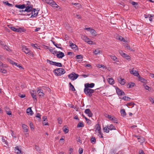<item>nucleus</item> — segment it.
<instances>
[{"mask_svg":"<svg viewBox=\"0 0 154 154\" xmlns=\"http://www.w3.org/2000/svg\"><path fill=\"white\" fill-rule=\"evenodd\" d=\"M0 71L1 72H2L3 73L5 74L7 73L6 70L5 69H3L2 68H0Z\"/></svg>","mask_w":154,"mask_h":154,"instance_id":"3c124183","label":"nucleus"},{"mask_svg":"<svg viewBox=\"0 0 154 154\" xmlns=\"http://www.w3.org/2000/svg\"><path fill=\"white\" fill-rule=\"evenodd\" d=\"M69 43L70 44L69 46L72 49L75 50L78 49V47L76 45L72 43L71 41H69Z\"/></svg>","mask_w":154,"mask_h":154,"instance_id":"9d476101","label":"nucleus"},{"mask_svg":"<svg viewBox=\"0 0 154 154\" xmlns=\"http://www.w3.org/2000/svg\"><path fill=\"white\" fill-rule=\"evenodd\" d=\"M35 92V91H34L32 90V91H31V96L32 97V98L33 99H35V100H36V95L35 93H34V92Z\"/></svg>","mask_w":154,"mask_h":154,"instance_id":"bb28decb","label":"nucleus"},{"mask_svg":"<svg viewBox=\"0 0 154 154\" xmlns=\"http://www.w3.org/2000/svg\"><path fill=\"white\" fill-rule=\"evenodd\" d=\"M124 57L127 60H131V58L130 57L129 55H128L127 54L125 55Z\"/></svg>","mask_w":154,"mask_h":154,"instance_id":"603ef678","label":"nucleus"},{"mask_svg":"<svg viewBox=\"0 0 154 154\" xmlns=\"http://www.w3.org/2000/svg\"><path fill=\"white\" fill-rule=\"evenodd\" d=\"M47 61L48 63H49L50 65H54L55 62H54L48 59L47 60Z\"/></svg>","mask_w":154,"mask_h":154,"instance_id":"e433bc0d","label":"nucleus"},{"mask_svg":"<svg viewBox=\"0 0 154 154\" xmlns=\"http://www.w3.org/2000/svg\"><path fill=\"white\" fill-rule=\"evenodd\" d=\"M54 66L59 67H62V66L61 63L56 62H55Z\"/></svg>","mask_w":154,"mask_h":154,"instance_id":"c03bdc74","label":"nucleus"},{"mask_svg":"<svg viewBox=\"0 0 154 154\" xmlns=\"http://www.w3.org/2000/svg\"><path fill=\"white\" fill-rule=\"evenodd\" d=\"M124 47L126 48H127V49L129 50H130L131 51H134V50H133L132 49H131L130 46H129L127 44H126V45H124Z\"/></svg>","mask_w":154,"mask_h":154,"instance_id":"58836bf2","label":"nucleus"},{"mask_svg":"<svg viewBox=\"0 0 154 154\" xmlns=\"http://www.w3.org/2000/svg\"><path fill=\"white\" fill-rule=\"evenodd\" d=\"M57 57L60 58H62L64 56V54L62 52L60 51L57 52Z\"/></svg>","mask_w":154,"mask_h":154,"instance_id":"dca6fc26","label":"nucleus"},{"mask_svg":"<svg viewBox=\"0 0 154 154\" xmlns=\"http://www.w3.org/2000/svg\"><path fill=\"white\" fill-rule=\"evenodd\" d=\"M32 5L28 6L26 7V9L24 10V12L26 11L27 12H30L32 9Z\"/></svg>","mask_w":154,"mask_h":154,"instance_id":"6ab92c4d","label":"nucleus"},{"mask_svg":"<svg viewBox=\"0 0 154 154\" xmlns=\"http://www.w3.org/2000/svg\"><path fill=\"white\" fill-rule=\"evenodd\" d=\"M37 11L35 9H33L32 11V15L31 17H36L38 14V11Z\"/></svg>","mask_w":154,"mask_h":154,"instance_id":"9b49d317","label":"nucleus"},{"mask_svg":"<svg viewBox=\"0 0 154 154\" xmlns=\"http://www.w3.org/2000/svg\"><path fill=\"white\" fill-rule=\"evenodd\" d=\"M65 70L62 68H59L54 69V72L55 75L57 76H60L65 73Z\"/></svg>","mask_w":154,"mask_h":154,"instance_id":"f257e3e1","label":"nucleus"},{"mask_svg":"<svg viewBox=\"0 0 154 154\" xmlns=\"http://www.w3.org/2000/svg\"><path fill=\"white\" fill-rule=\"evenodd\" d=\"M108 126V130H115L116 129V127L113 126L112 124H111L110 125Z\"/></svg>","mask_w":154,"mask_h":154,"instance_id":"c85d7f7f","label":"nucleus"},{"mask_svg":"<svg viewBox=\"0 0 154 154\" xmlns=\"http://www.w3.org/2000/svg\"><path fill=\"white\" fill-rule=\"evenodd\" d=\"M91 142L93 144L95 143L96 142L95 138L94 137H92L91 139Z\"/></svg>","mask_w":154,"mask_h":154,"instance_id":"ea45409f","label":"nucleus"},{"mask_svg":"<svg viewBox=\"0 0 154 154\" xmlns=\"http://www.w3.org/2000/svg\"><path fill=\"white\" fill-rule=\"evenodd\" d=\"M100 51L99 49H96L95 51L94 52V53L96 55L97 54H98L100 53Z\"/></svg>","mask_w":154,"mask_h":154,"instance_id":"a18cd8bd","label":"nucleus"},{"mask_svg":"<svg viewBox=\"0 0 154 154\" xmlns=\"http://www.w3.org/2000/svg\"><path fill=\"white\" fill-rule=\"evenodd\" d=\"M26 5L25 4H22L21 5H15V6L16 8L21 9H23L24 8L26 7L25 6Z\"/></svg>","mask_w":154,"mask_h":154,"instance_id":"412c9836","label":"nucleus"},{"mask_svg":"<svg viewBox=\"0 0 154 154\" xmlns=\"http://www.w3.org/2000/svg\"><path fill=\"white\" fill-rule=\"evenodd\" d=\"M94 90L91 88H88L85 87L84 89V92L87 96L91 97L92 95L94 93Z\"/></svg>","mask_w":154,"mask_h":154,"instance_id":"f03ea898","label":"nucleus"},{"mask_svg":"<svg viewBox=\"0 0 154 154\" xmlns=\"http://www.w3.org/2000/svg\"><path fill=\"white\" fill-rule=\"evenodd\" d=\"M22 128L25 132L27 133L28 132V127L25 124H23L22 125Z\"/></svg>","mask_w":154,"mask_h":154,"instance_id":"4be33fe9","label":"nucleus"},{"mask_svg":"<svg viewBox=\"0 0 154 154\" xmlns=\"http://www.w3.org/2000/svg\"><path fill=\"white\" fill-rule=\"evenodd\" d=\"M11 30L17 32H23L24 29L23 28H16L12 26L10 27Z\"/></svg>","mask_w":154,"mask_h":154,"instance_id":"0eeeda50","label":"nucleus"},{"mask_svg":"<svg viewBox=\"0 0 154 154\" xmlns=\"http://www.w3.org/2000/svg\"><path fill=\"white\" fill-rule=\"evenodd\" d=\"M69 88L72 91H75V89L74 88V86L70 82L69 84Z\"/></svg>","mask_w":154,"mask_h":154,"instance_id":"473e14b6","label":"nucleus"},{"mask_svg":"<svg viewBox=\"0 0 154 154\" xmlns=\"http://www.w3.org/2000/svg\"><path fill=\"white\" fill-rule=\"evenodd\" d=\"M76 58L77 59H82L83 58V56L81 55H77L76 57Z\"/></svg>","mask_w":154,"mask_h":154,"instance_id":"4d7b16f0","label":"nucleus"},{"mask_svg":"<svg viewBox=\"0 0 154 154\" xmlns=\"http://www.w3.org/2000/svg\"><path fill=\"white\" fill-rule=\"evenodd\" d=\"M94 83L91 84L87 83L85 84V87H86V88H92L94 87Z\"/></svg>","mask_w":154,"mask_h":154,"instance_id":"ddd939ff","label":"nucleus"},{"mask_svg":"<svg viewBox=\"0 0 154 154\" xmlns=\"http://www.w3.org/2000/svg\"><path fill=\"white\" fill-rule=\"evenodd\" d=\"M105 116L108 119H109L111 121H112L115 123H117V119L113 116H111V115H108L107 114H106L105 115Z\"/></svg>","mask_w":154,"mask_h":154,"instance_id":"423d86ee","label":"nucleus"},{"mask_svg":"<svg viewBox=\"0 0 154 154\" xmlns=\"http://www.w3.org/2000/svg\"><path fill=\"white\" fill-rule=\"evenodd\" d=\"M85 112L89 117H91L93 116V114L89 109H86L85 110Z\"/></svg>","mask_w":154,"mask_h":154,"instance_id":"4468645a","label":"nucleus"},{"mask_svg":"<svg viewBox=\"0 0 154 154\" xmlns=\"http://www.w3.org/2000/svg\"><path fill=\"white\" fill-rule=\"evenodd\" d=\"M131 4L134 6L135 8H136L138 7V3L137 2H131Z\"/></svg>","mask_w":154,"mask_h":154,"instance_id":"37998d69","label":"nucleus"},{"mask_svg":"<svg viewBox=\"0 0 154 154\" xmlns=\"http://www.w3.org/2000/svg\"><path fill=\"white\" fill-rule=\"evenodd\" d=\"M83 39L85 41V42H86L89 39V38H88L86 36H83Z\"/></svg>","mask_w":154,"mask_h":154,"instance_id":"e2e57ef3","label":"nucleus"},{"mask_svg":"<svg viewBox=\"0 0 154 154\" xmlns=\"http://www.w3.org/2000/svg\"><path fill=\"white\" fill-rule=\"evenodd\" d=\"M57 120L58 121L59 123L60 124L62 123V121L61 120V119L60 118H58L57 119Z\"/></svg>","mask_w":154,"mask_h":154,"instance_id":"338daca9","label":"nucleus"},{"mask_svg":"<svg viewBox=\"0 0 154 154\" xmlns=\"http://www.w3.org/2000/svg\"><path fill=\"white\" fill-rule=\"evenodd\" d=\"M14 150L17 154H20L21 153V150L19 149L18 146L15 147Z\"/></svg>","mask_w":154,"mask_h":154,"instance_id":"b1692460","label":"nucleus"},{"mask_svg":"<svg viewBox=\"0 0 154 154\" xmlns=\"http://www.w3.org/2000/svg\"><path fill=\"white\" fill-rule=\"evenodd\" d=\"M26 112L27 114L30 115H32L33 114V112L30 107H29L27 108L26 110Z\"/></svg>","mask_w":154,"mask_h":154,"instance_id":"393cba45","label":"nucleus"},{"mask_svg":"<svg viewBox=\"0 0 154 154\" xmlns=\"http://www.w3.org/2000/svg\"><path fill=\"white\" fill-rule=\"evenodd\" d=\"M37 92H38V95L40 97H43L44 96L45 94L42 89L38 88Z\"/></svg>","mask_w":154,"mask_h":154,"instance_id":"f8f14e48","label":"nucleus"},{"mask_svg":"<svg viewBox=\"0 0 154 154\" xmlns=\"http://www.w3.org/2000/svg\"><path fill=\"white\" fill-rule=\"evenodd\" d=\"M119 83L122 85H124L125 83V80L124 79H122L121 77H119L118 79Z\"/></svg>","mask_w":154,"mask_h":154,"instance_id":"2eb2a0df","label":"nucleus"},{"mask_svg":"<svg viewBox=\"0 0 154 154\" xmlns=\"http://www.w3.org/2000/svg\"><path fill=\"white\" fill-rule=\"evenodd\" d=\"M98 135L100 137L103 138V134L101 133V131H100V132H98Z\"/></svg>","mask_w":154,"mask_h":154,"instance_id":"680f3d73","label":"nucleus"},{"mask_svg":"<svg viewBox=\"0 0 154 154\" xmlns=\"http://www.w3.org/2000/svg\"><path fill=\"white\" fill-rule=\"evenodd\" d=\"M116 92L119 96H122L125 94V93L122 90H120L118 88H116Z\"/></svg>","mask_w":154,"mask_h":154,"instance_id":"6e6552de","label":"nucleus"},{"mask_svg":"<svg viewBox=\"0 0 154 154\" xmlns=\"http://www.w3.org/2000/svg\"><path fill=\"white\" fill-rule=\"evenodd\" d=\"M131 74L133 75L134 76L138 77L139 75V74L138 73V72L134 70V68L132 70L130 71Z\"/></svg>","mask_w":154,"mask_h":154,"instance_id":"1a4fd4ad","label":"nucleus"},{"mask_svg":"<svg viewBox=\"0 0 154 154\" xmlns=\"http://www.w3.org/2000/svg\"><path fill=\"white\" fill-rule=\"evenodd\" d=\"M30 127L32 130H33L34 129V125L33 123L32 122H30L29 124Z\"/></svg>","mask_w":154,"mask_h":154,"instance_id":"5fc2aeb1","label":"nucleus"},{"mask_svg":"<svg viewBox=\"0 0 154 154\" xmlns=\"http://www.w3.org/2000/svg\"><path fill=\"white\" fill-rule=\"evenodd\" d=\"M121 113L122 116H125L126 114L125 112V110L124 109H122L121 110Z\"/></svg>","mask_w":154,"mask_h":154,"instance_id":"c756f323","label":"nucleus"},{"mask_svg":"<svg viewBox=\"0 0 154 154\" xmlns=\"http://www.w3.org/2000/svg\"><path fill=\"white\" fill-rule=\"evenodd\" d=\"M109 56L111 58V59L113 60L114 61H117V58L115 56L110 55Z\"/></svg>","mask_w":154,"mask_h":154,"instance_id":"4c0bfd02","label":"nucleus"},{"mask_svg":"<svg viewBox=\"0 0 154 154\" xmlns=\"http://www.w3.org/2000/svg\"><path fill=\"white\" fill-rule=\"evenodd\" d=\"M53 43V44L57 48H60L62 50L63 48L62 47H60L61 46L60 44H57V43H56L55 42L52 41Z\"/></svg>","mask_w":154,"mask_h":154,"instance_id":"a878e982","label":"nucleus"},{"mask_svg":"<svg viewBox=\"0 0 154 154\" xmlns=\"http://www.w3.org/2000/svg\"><path fill=\"white\" fill-rule=\"evenodd\" d=\"M143 86L145 87V89L146 90H148L149 91H151L152 89L151 88H149L147 85H143Z\"/></svg>","mask_w":154,"mask_h":154,"instance_id":"de8ad7c7","label":"nucleus"},{"mask_svg":"<svg viewBox=\"0 0 154 154\" xmlns=\"http://www.w3.org/2000/svg\"><path fill=\"white\" fill-rule=\"evenodd\" d=\"M85 119L86 122H87V123L88 124H91V121L89 119H88L87 118L85 117Z\"/></svg>","mask_w":154,"mask_h":154,"instance_id":"6e6d98bb","label":"nucleus"},{"mask_svg":"<svg viewBox=\"0 0 154 154\" xmlns=\"http://www.w3.org/2000/svg\"><path fill=\"white\" fill-rule=\"evenodd\" d=\"M139 80L143 83H146L147 82V80L146 79L141 77L139 75L138 77Z\"/></svg>","mask_w":154,"mask_h":154,"instance_id":"f3484780","label":"nucleus"},{"mask_svg":"<svg viewBox=\"0 0 154 154\" xmlns=\"http://www.w3.org/2000/svg\"><path fill=\"white\" fill-rule=\"evenodd\" d=\"M35 148L37 151L39 152L41 150V149L39 147L36 145L35 146Z\"/></svg>","mask_w":154,"mask_h":154,"instance_id":"052dcab7","label":"nucleus"},{"mask_svg":"<svg viewBox=\"0 0 154 154\" xmlns=\"http://www.w3.org/2000/svg\"><path fill=\"white\" fill-rule=\"evenodd\" d=\"M118 39L120 41H122L125 43H127V41L124 38L121 36H119Z\"/></svg>","mask_w":154,"mask_h":154,"instance_id":"7c9ffc66","label":"nucleus"},{"mask_svg":"<svg viewBox=\"0 0 154 154\" xmlns=\"http://www.w3.org/2000/svg\"><path fill=\"white\" fill-rule=\"evenodd\" d=\"M103 129L104 131L105 132H106L107 133H108L109 132V131L108 130V126H106L105 127H104L103 128Z\"/></svg>","mask_w":154,"mask_h":154,"instance_id":"a19ab883","label":"nucleus"},{"mask_svg":"<svg viewBox=\"0 0 154 154\" xmlns=\"http://www.w3.org/2000/svg\"><path fill=\"white\" fill-rule=\"evenodd\" d=\"M79 77V75L73 72L68 75L69 78L72 80H75Z\"/></svg>","mask_w":154,"mask_h":154,"instance_id":"39448f33","label":"nucleus"},{"mask_svg":"<svg viewBox=\"0 0 154 154\" xmlns=\"http://www.w3.org/2000/svg\"><path fill=\"white\" fill-rule=\"evenodd\" d=\"M86 42H87L89 44L95 45L96 44V43L95 42L91 41L89 38V40H88V41H87Z\"/></svg>","mask_w":154,"mask_h":154,"instance_id":"72a5a7b5","label":"nucleus"},{"mask_svg":"<svg viewBox=\"0 0 154 154\" xmlns=\"http://www.w3.org/2000/svg\"><path fill=\"white\" fill-rule=\"evenodd\" d=\"M90 32L92 34H93L95 35H96V31L92 29H91L90 30Z\"/></svg>","mask_w":154,"mask_h":154,"instance_id":"8fccbe9b","label":"nucleus"},{"mask_svg":"<svg viewBox=\"0 0 154 154\" xmlns=\"http://www.w3.org/2000/svg\"><path fill=\"white\" fill-rule=\"evenodd\" d=\"M72 4L73 5H75L78 8H80L81 7V5L79 3H72Z\"/></svg>","mask_w":154,"mask_h":154,"instance_id":"c9c22d12","label":"nucleus"},{"mask_svg":"<svg viewBox=\"0 0 154 154\" xmlns=\"http://www.w3.org/2000/svg\"><path fill=\"white\" fill-rule=\"evenodd\" d=\"M149 99L152 103H154V98L151 97H149Z\"/></svg>","mask_w":154,"mask_h":154,"instance_id":"bf43d9fd","label":"nucleus"},{"mask_svg":"<svg viewBox=\"0 0 154 154\" xmlns=\"http://www.w3.org/2000/svg\"><path fill=\"white\" fill-rule=\"evenodd\" d=\"M45 2L51 5L52 7L57 8L58 7V5L53 0H45Z\"/></svg>","mask_w":154,"mask_h":154,"instance_id":"20e7f679","label":"nucleus"},{"mask_svg":"<svg viewBox=\"0 0 154 154\" xmlns=\"http://www.w3.org/2000/svg\"><path fill=\"white\" fill-rule=\"evenodd\" d=\"M108 81L109 83L111 85L113 84L114 83V80L112 78L109 79Z\"/></svg>","mask_w":154,"mask_h":154,"instance_id":"f704fd0d","label":"nucleus"},{"mask_svg":"<svg viewBox=\"0 0 154 154\" xmlns=\"http://www.w3.org/2000/svg\"><path fill=\"white\" fill-rule=\"evenodd\" d=\"M79 153L80 154H81L83 153V149L82 148H79Z\"/></svg>","mask_w":154,"mask_h":154,"instance_id":"0e129e2a","label":"nucleus"},{"mask_svg":"<svg viewBox=\"0 0 154 154\" xmlns=\"http://www.w3.org/2000/svg\"><path fill=\"white\" fill-rule=\"evenodd\" d=\"M14 63L15 64L14 65L16 66L17 67H18L20 69H24V68L23 67H22V66H20V64H19L17 63Z\"/></svg>","mask_w":154,"mask_h":154,"instance_id":"09e8293b","label":"nucleus"},{"mask_svg":"<svg viewBox=\"0 0 154 154\" xmlns=\"http://www.w3.org/2000/svg\"><path fill=\"white\" fill-rule=\"evenodd\" d=\"M84 126V124L82 122H79L77 125V127H82Z\"/></svg>","mask_w":154,"mask_h":154,"instance_id":"79ce46f5","label":"nucleus"},{"mask_svg":"<svg viewBox=\"0 0 154 154\" xmlns=\"http://www.w3.org/2000/svg\"><path fill=\"white\" fill-rule=\"evenodd\" d=\"M96 128L95 130V132H100V131H101V128L100 124H97L96 125Z\"/></svg>","mask_w":154,"mask_h":154,"instance_id":"a211bd4d","label":"nucleus"},{"mask_svg":"<svg viewBox=\"0 0 154 154\" xmlns=\"http://www.w3.org/2000/svg\"><path fill=\"white\" fill-rule=\"evenodd\" d=\"M136 137H137L138 141L140 143H143L144 142V139L143 137L139 136H136Z\"/></svg>","mask_w":154,"mask_h":154,"instance_id":"aec40b11","label":"nucleus"},{"mask_svg":"<svg viewBox=\"0 0 154 154\" xmlns=\"http://www.w3.org/2000/svg\"><path fill=\"white\" fill-rule=\"evenodd\" d=\"M122 99H123L125 100L128 101L129 100L130 98L128 97H126V96H124L123 97Z\"/></svg>","mask_w":154,"mask_h":154,"instance_id":"864d4df0","label":"nucleus"},{"mask_svg":"<svg viewBox=\"0 0 154 154\" xmlns=\"http://www.w3.org/2000/svg\"><path fill=\"white\" fill-rule=\"evenodd\" d=\"M22 50L23 52L33 57H34V54L32 52L26 47L25 46H22Z\"/></svg>","mask_w":154,"mask_h":154,"instance_id":"7ed1b4c3","label":"nucleus"},{"mask_svg":"<svg viewBox=\"0 0 154 154\" xmlns=\"http://www.w3.org/2000/svg\"><path fill=\"white\" fill-rule=\"evenodd\" d=\"M2 142L3 143H4L5 144H6V145H8L7 141L6 140H5V139H4L3 137H2Z\"/></svg>","mask_w":154,"mask_h":154,"instance_id":"13d9d810","label":"nucleus"},{"mask_svg":"<svg viewBox=\"0 0 154 154\" xmlns=\"http://www.w3.org/2000/svg\"><path fill=\"white\" fill-rule=\"evenodd\" d=\"M119 52L120 54L123 57H125V55H126V54L123 52V51L122 50H119Z\"/></svg>","mask_w":154,"mask_h":154,"instance_id":"49530a36","label":"nucleus"},{"mask_svg":"<svg viewBox=\"0 0 154 154\" xmlns=\"http://www.w3.org/2000/svg\"><path fill=\"white\" fill-rule=\"evenodd\" d=\"M5 109L7 114L8 115H11V112L8 107H6L5 108Z\"/></svg>","mask_w":154,"mask_h":154,"instance_id":"cd10ccee","label":"nucleus"},{"mask_svg":"<svg viewBox=\"0 0 154 154\" xmlns=\"http://www.w3.org/2000/svg\"><path fill=\"white\" fill-rule=\"evenodd\" d=\"M36 117L39 119V120H40L41 119V115L39 113H38L37 114V115L36 116Z\"/></svg>","mask_w":154,"mask_h":154,"instance_id":"69168bd1","label":"nucleus"},{"mask_svg":"<svg viewBox=\"0 0 154 154\" xmlns=\"http://www.w3.org/2000/svg\"><path fill=\"white\" fill-rule=\"evenodd\" d=\"M135 85L134 82H130L127 85V87L128 88H131L133 87Z\"/></svg>","mask_w":154,"mask_h":154,"instance_id":"5701e85b","label":"nucleus"},{"mask_svg":"<svg viewBox=\"0 0 154 154\" xmlns=\"http://www.w3.org/2000/svg\"><path fill=\"white\" fill-rule=\"evenodd\" d=\"M2 47L5 49H6V50L8 51H11V49L9 48V47L6 45H2Z\"/></svg>","mask_w":154,"mask_h":154,"instance_id":"2f4dec72","label":"nucleus"},{"mask_svg":"<svg viewBox=\"0 0 154 154\" xmlns=\"http://www.w3.org/2000/svg\"><path fill=\"white\" fill-rule=\"evenodd\" d=\"M75 17L78 19H81V16L78 14H76Z\"/></svg>","mask_w":154,"mask_h":154,"instance_id":"774afa93","label":"nucleus"}]
</instances>
